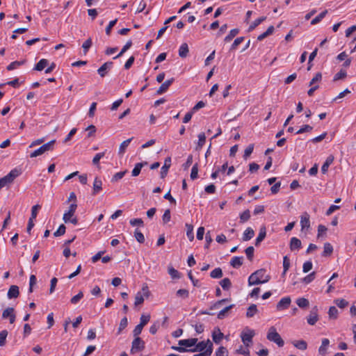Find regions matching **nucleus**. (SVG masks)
I'll return each mask as SVG.
<instances>
[{
	"instance_id": "nucleus-33",
	"label": "nucleus",
	"mask_w": 356,
	"mask_h": 356,
	"mask_svg": "<svg viewBox=\"0 0 356 356\" xmlns=\"http://www.w3.org/2000/svg\"><path fill=\"white\" fill-rule=\"evenodd\" d=\"M327 13V10H325L324 11L321 13L319 15H318L316 17H314L311 21V24L312 25H315V24L319 23L325 17Z\"/></svg>"
},
{
	"instance_id": "nucleus-2",
	"label": "nucleus",
	"mask_w": 356,
	"mask_h": 356,
	"mask_svg": "<svg viewBox=\"0 0 356 356\" xmlns=\"http://www.w3.org/2000/svg\"><path fill=\"white\" fill-rule=\"evenodd\" d=\"M22 174L20 169L14 168L7 175L0 179V184L3 187L9 185L13 182L15 178Z\"/></svg>"
},
{
	"instance_id": "nucleus-21",
	"label": "nucleus",
	"mask_w": 356,
	"mask_h": 356,
	"mask_svg": "<svg viewBox=\"0 0 356 356\" xmlns=\"http://www.w3.org/2000/svg\"><path fill=\"white\" fill-rule=\"evenodd\" d=\"M302 243L300 239L296 237H293L291 238L290 241V249L291 250H299L301 248Z\"/></svg>"
},
{
	"instance_id": "nucleus-13",
	"label": "nucleus",
	"mask_w": 356,
	"mask_h": 356,
	"mask_svg": "<svg viewBox=\"0 0 356 356\" xmlns=\"http://www.w3.org/2000/svg\"><path fill=\"white\" fill-rule=\"evenodd\" d=\"M113 63L111 61L104 63L98 70L97 72L101 77H104L108 71L113 67Z\"/></svg>"
},
{
	"instance_id": "nucleus-39",
	"label": "nucleus",
	"mask_w": 356,
	"mask_h": 356,
	"mask_svg": "<svg viewBox=\"0 0 356 356\" xmlns=\"http://www.w3.org/2000/svg\"><path fill=\"white\" fill-rule=\"evenodd\" d=\"M133 138H129L124 141H123L119 147V154H122L125 152L126 148L128 147L131 141L132 140Z\"/></svg>"
},
{
	"instance_id": "nucleus-29",
	"label": "nucleus",
	"mask_w": 356,
	"mask_h": 356,
	"mask_svg": "<svg viewBox=\"0 0 356 356\" xmlns=\"http://www.w3.org/2000/svg\"><path fill=\"white\" fill-rule=\"evenodd\" d=\"M258 312L257 305L254 304L251 305L247 309L246 317L252 318Z\"/></svg>"
},
{
	"instance_id": "nucleus-19",
	"label": "nucleus",
	"mask_w": 356,
	"mask_h": 356,
	"mask_svg": "<svg viewBox=\"0 0 356 356\" xmlns=\"http://www.w3.org/2000/svg\"><path fill=\"white\" fill-rule=\"evenodd\" d=\"M300 224L302 230H303L305 228H309L310 227L309 215L307 212L304 213L301 216Z\"/></svg>"
},
{
	"instance_id": "nucleus-26",
	"label": "nucleus",
	"mask_w": 356,
	"mask_h": 356,
	"mask_svg": "<svg viewBox=\"0 0 356 356\" xmlns=\"http://www.w3.org/2000/svg\"><path fill=\"white\" fill-rule=\"evenodd\" d=\"M333 252V247L330 243H325L323 247V257H329Z\"/></svg>"
},
{
	"instance_id": "nucleus-43",
	"label": "nucleus",
	"mask_w": 356,
	"mask_h": 356,
	"mask_svg": "<svg viewBox=\"0 0 356 356\" xmlns=\"http://www.w3.org/2000/svg\"><path fill=\"white\" fill-rule=\"evenodd\" d=\"M296 303L300 308H307L309 304V300L305 298H298Z\"/></svg>"
},
{
	"instance_id": "nucleus-24",
	"label": "nucleus",
	"mask_w": 356,
	"mask_h": 356,
	"mask_svg": "<svg viewBox=\"0 0 356 356\" xmlns=\"http://www.w3.org/2000/svg\"><path fill=\"white\" fill-rule=\"evenodd\" d=\"M243 257H234L231 261L230 265L235 268H239L243 264Z\"/></svg>"
},
{
	"instance_id": "nucleus-40",
	"label": "nucleus",
	"mask_w": 356,
	"mask_h": 356,
	"mask_svg": "<svg viewBox=\"0 0 356 356\" xmlns=\"http://www.w3.org/2000/svg\"><path fill=\"white\" fill-rule=\"evenodd\" d=\"M131 45H132L131 40L127 41V42L125 44V45L121 49L120 52L117 56H115L113 58V59H116V58L122 56L124 54V53H125L131 47Z\"/></svg>"
},
{
	"instance_id": "nucleus-63",
	"label": "nucleus",
	"mask_w": 356,
	"mask_h": 356,
	"mask_svg": "<svg viewBox=\"0 0 356 356\" xmlns=\"http://www.w3.org/2000/svg\"><path fill=\"white\" fill-rule=\"evenodd\" d=\"M316 273L312 272L306 277H305L302 280V282L305 284H309L312 282L315 279Z\"/></svg>"
},
{
	"instance_id": "nucleus-36",
	"label": "nucleus",
	"mask_w": 356,
	"mask_h": 356,
	"mask_svg": "<svg viewBox=\"0 0 356 356\" xmlns=\"http://www.w3.org/2000/svg\"><path fill=\"white\" fill-rule=\"evenodd\" d=\"M186 236L188 239L192 241L194 239L193 226L191 224H186Z\"/></svg>"
},
{
	"instance_id": "nucleus-58",
	"label": "nucleus",
	"mask_w": 356,
	"mask_h": 356,
	"mask_svg": "<svg viewBox=\"0 0 356 356\" xmlns=\"http://www.w3.org/2000/svg\"><path fill=\"white\" fill-rule=\"evenodd\" d=\"M177 296H179V297H181L184 299H186L187 298H188L189 296V292L188 290L186 289H179L177 293H176Z\"/></svg>"
},
{
	"instance_id": "nucleus-1",
	"label": "nucleus",
	"mask_w": 356,
	"mask_h": 356,
	"mask_svg": "<svg viewBox=\"0 0 356 356\" xmlns=\"http://www.w3.org/2000/svg\"><path fill=\"white\" fill-rule=\"evenodd\" d=\"M265 273L266 270L264 268L256 270L250 275L248 278V284L252 286L268 282L270 277L269 275L265 276Z\"/></svg>"
},
{
	"instance_id": "nucleus-12",
	"label": "nucleus",
	"mask_w": 356,
	"mask_h": 356,
	"mask_svg": "<svg viewBox=\"0 0 356 356\" xmlns=\"http://www.w3.org/2000/svg\"><path fill=\"white\" fill-rule=\"evenodd\" d=\"M198 339L197 338H190L187 339H181L178 341V344L181 346V347H184L186 348H188V349L194 348V346L197 342Z\"/></svg>"
},
{
	"instance_id": "nucleus-15",
	"label": "nucleus",
	"mask_w": 356,
	"mask_h": 356,
	"mask_svg": "<svg viewBox=\"0 0 356 356\" xmlns=\"http://www.w3.org/2000/svg\"><path fill=\"white\" fill-rule=\"evenodd\" d=\"M224 337L223 333L220 331L219 327H215L212 332V339L214 343L218 344L220 343Z\"/></svg>"
},
{
	"instance_id": "nucleus-41",
	"label": "nucleus",
	"mask_w": 356,
	"mask_h": 356,
	"mask_svg": "<svg viewBox=\"0 0 356 356\" xmlns=\"http://www.w3.org/2000/svg\"><path fill=\"white\" fill-rule=\"evenodd\" d=\"M293 346L295 347H296L297 348L302 350H306L307 347V344L306 341L304 340H299V341H294Z\"/></svg>"
},
{
	"instance_id": "nucleus-48",
	"label": "nucleus",
	"mask_w": 356,
	"mask_h": 356,
	"mask_svg": "<svg viewBox=\"0 0 356 356\" xmlns=\"http://www.w3.org/2000/svg\"><path fill=\"white\" fill-rule=\"evenodd\" d=\"M346 76H347V73H346V70H341L339 72H337L334 75L333 81H339L340 79H343L346 78Z\"/></svg>"
},
{
	"instance_id": "nucleus-6",
	"label": "nucleus",
	"mask_w": 356,
	"mask_h": 356,
	"mask_svg": "<svg viewBox=\"0 0 356 356\" xmlns=\"http://www.w3.org/2000/svg\"><path fill=\"white\" fill-rule=\"evenodd\" d=\"M209 347L213 350L212 342L209 339H207V341L197 342L194 348L188 349V352H204L205 350L209 349Z\"/></svg>"
},
{
	"instance_id": "nucleus-55",
	"label": "nucleus",
	"mask_w": 356,
	"mask_h": 356,
	"mask_svg": "<svg viewBox=\"0 0 356 356\" xmlns=\"http://www.w3.org/2000/svg\"><path fill=\"white\" fill-rule=\"evenodd\" d=\"M170 219H171L170 211V209H166L164 211V213L162 217L163 223L167 224L168 222H170Z\"/></svg>"
},
{
	"instance_id": "nucleus-17",
	"label": "nucleus",
	"mask_w": 356,
	"mask_h": 356,
	"mask_svg": "<svg viewBox=\"0 0 356 356\" xmlns=\"http://www.w3.org/2000/svg\"><path fill=\"white\" fill-rule=\"evenodd\" d=\"M19 295V287L17 285H11L8 289L7 296L9 299L17 298Z\"/></svg>"
},
{
	"instance_id": "nucleus-23",
	"label": "nucleus",
	"mask_w": 356,
	"mask_h": 356,
	"mask_svg": "<svg viewBox=\"0 0 356 356\" xmlns=\"http://www.w3.org/2000/svg\"><path fill=\"white\" fill-rule=\"evenodd\" d=\"M189 52L188 46L186 43H183L179 49V56L181 58L187 57Z\"/></svg>"
},
{
	"instance_id": "nucleus-31",
	"label": "nucleus",
	"mask_w": 356,
	"mask_h": 356,
	"mask_svg": "<svg viewBox=\"0 0 356 356\" xmlns=\"http://www.w3.org/2000/svg\"><path fill=\"white\" fill-rule=\"evenodd\" d=\"M254 230L252 228L248 227L245 230V232L243 233V240L245 241H249L254 236Z\"/></svg>"
},
{
	"instance_id": "nucleus-62",
	"label": "nucleus",
	"mask_w": 356,
	"mask_h": 356,
	"mask_svg": "<svg viewBox=\"0 0 356 356\" xmlns=\"http://www.w3.org/2000/svg\"><path fill=\"white\" fill-rule=\"evenodd\" d=\"M334 303L339 308H341V309L345 308L348 305V302L344 299H337L334 300Z\"/></svg>"
},
{
	"instance_id": "nucleus-59",
	"label": "nucleus",
	"mask_w": 356,
	"mask_h": 356,
	"mask_svg": "<svg viewBox=\"0 0 356 356\" xmlns=\"http://www.w3.org/2000/svg\"><path fill=\"white\" fill-rule=\"evenodd\" d=\"M83 297V293L82 291H80L77 295L73 296L70 302L73 305H76L78 303L80 300Z\"/></svg>"
},
{
	"instance_id": "nucleus-42",
	"label": "nucleus",
	"mask_w": 356,
	"mask_h": 356,
	"mask_svg": "<svg viewBox=\"0 0 356 356\" xmlns=\"http://www.w3.org/2000/svg\"><path fill=\"white\" fill-rule=\"evenodd\" d=\"M210 276L212 278H220L222 277V270L220 268H216L214 270H213L211 273Z\"/></svg>"
},
{
	"instance_id": "nucleus-49",
	"label": "nucleus",
	"mask_w": 356,
	"mask_h": 356,
	"mask_svg": "<svg viewBox=\"0 0 356 356\" xmlns=\"http://www.w3.org/2000/svg\"><path fill=\"white\" fill-rule=\"evenodd\" d=\"M234 305H231L229 306H227L226 307H225L223 309H222L221 311L219 312V313L218 314V318L219 319H222L226 314L234 307Z\"/></svg>"
},
{
	"instance_id": "nucleus-37",
	"label": "nucleus",
	"mask_w": 356,
	"mask_h": 356,
	"mask_svg": "<svg viewBox=\"0 0 356 356\" xmlns=\"http://www.w3.org/2000/svg\"><path fill=\"white\" fill-rule=\"evenodd\" d=\"M206 141V136L204 133H200L198 135V142L196 147V149L198 150L202 147V146L204 145Z\"/></svg>"
},
{
	"instance_id": "nucleus-64",
	"label": "nucleus",
	"mask_w": 356,
	"mask_h": 356,
	"mask_svg": "<svg viewBox=\"0 0 356 356\" xmlns=\"http://www.w3.org/2000/svg\"><path fill=\"white\" fill-rule=\"evenodd\" d=\"M254 149V145L250 144L248 146V147L245 149L243 157L245 159H246L248 157H249L251 154L252 153Z\"/></svg>"
},
{
	"instance_id": "nucleus-53",
	"label": "nucleus",
	"mask_w": 356,
	"mask_h": 356,
	"mask_svg": "<svg viewBox=\"0 0 356 356\" xmlns=\"http://www.w3.org/2000/svg\"><path fill=\"white\" fill-rule=\"evenodd\" d=\"M66 227L64 225H60L58 229L54 233L56 237L63 236L65 233Z\"/></svg>"
},
{
	"instance_id": "nucleus-16",
	"label": "nucleus",
	"mask_w": 356,
	"mask_h": 356,
	"mask_svg": "<svg viewBox=\"0 0 356 356\" xmlns=\"http://www.w3.org/2000/svg\"><path fill=\"white\" fill-rule=\"evenodd\" d=\"M171 165V159L170 157H168L165 159L164 165L162 166L161 169V178L163 179L168 174V170Z\"/></svg>"
},
{
	"instance_id": "nucleus-50",
	"label": "nucleus",
	"mask_w": 356,
	"mask_h": 356,
	"mask_svg": "<svg viewBox=\"0 0 356 356\" xmlns=\"http://www.w3.org/2000/svg\"><path fill=\"white\" fill-rule=\"evenodd\" d=\"M92 44V39L89 38L88 40H86L82 44V48L83 49L84 54H86L89 49L91 47Z\"/></svg>"
},
{
	"instance_id": "nucleus-4",
	"label": "nucleus",
	"mask_w": 356,
	"mask_h": 356,
	"mask_svg": "<svg viewBox=\"0 0 356 356\" xmlns=\"http://www.w3.org/2000/svg\"><path fill=\"white\" fill-rule=\"evenodd\" d=\"M55 143H56V140H52L42 145L38 149H37L35 151H33V152H31L30 154V157L35 158V157H37L38 156L43 154L44 153H45L48 151L52 150Z\"/></svg>"
},
{
	"instance_id": "nucleus-54",
	"label": "nucleus",
	"mask_w": 356,
	"mask_h": 356,
	"mask_svg": "<svg viewBox=\"0 0 356 356\" xmlns=\"http://www.w3.org/2000/svg\"><path fill=\"white\" fill-rule=\"evenodd\" d=\"M216 356H228V351L224 346H220L216 352Z\"/></svg>"
},
{
	"instance_id": "nucleus-28",
	"label": "nucleus",
	"mask_w": 356,
	"mask_h": 356,
	"mask_svg": "<svg viewBox=\"0 0 356 356\" xmlns=\"http://www.w3.org/2000/svg\"><path fill=\"white\" fill-rule=\"evenodd\" d=\"M49 62L47 59L42 58L35 65L33 70L37 71L43 70L47 66Z\"/></svg>"
},
{
	"instance_id": "nucleus-52",
	"label": "nucleus",
	"mask_w": 356,
	"mask_h": 356,
	"mask_svg": "<svg viewBox=\"0 0 356 356\" xmlns=\"http://www.w3.org/2000/svg\"><path fill=\"white\" fill-rule=\"evenodd\" d=\"M8 336V331L6 330L0 332V346H3L6 344V337Z\"/></svg>"
},
{
	"instance_id": "nucleus-38",
	"label": "nucleus",
	"mask_w": 356,
	"mask_h": 356,
	"mask_svg": "<svg viewBox=\"0 0 356 356\" xmlns=\"http://www.w3.org/2000/svg\"><path fill=\"white\" fill-rule=\"evenodd\" d=\"M220 284L224 290H229L232 286V282L227 277L222 279L220 282Z\"/></svg>"
},
{
	"instance_id": "nucleus-18",
	"label": "nucleus",
	"mask_w": 356,
	"mask_h": 356,
	"mask_svg": "<svg viewBox=\"0 0 356 356\" xmlns=\"http://www.w3.org/2000/svg\"><path fill=\"white\" fill-rule=\"evenodd\" d=\"M173 81H174L173 78L164 81L161 85L159 88L157 90V91H156L157 95H161L163 92H165L168 89V88L170 86V85L172 83Z\"/></svg>"
},
{
	"instance_id": "nucleus-35",
	"label": "nucleus",
	"mask_w": 356,
	"mask_h": 356,
	"mask_svg": "<svg viewBox=\"0 0 356 356\" xmlns=\"http://www.w3.org/2000/svg\"><path fill=\"white\" fill-rule=\"evenodd\" d=\"M266 19V17H261L256 20H254L252 24L248 28V31L250 32L253 31L257 26H259L261 22L265 21Z\"/></svg>"
},
{
	"instance_id": "nucleus-34",
	"label": "nucleus",
	"mask_w": 356,
	"mask_h": 356,
	"mask_svg": "<svg viewBox=\"0 0 356 356\" xmlns=\"http://www.w3.org/2000/svg\"><path fill=\"white\" fill-rule=\"evenodd\" d=\"M239 33L238 29H232L229 34L225 38L224 41L225 42H230L238 33Z\"/></svg>"
},
{
	"instance_id": "nucleus-30",
	"label": "nucleus",
	"mask_w": 356,
	"mask_h": 356,
	"mask_svg": "<svg viewBox=\"0 0 356 356\" xmlns=\"http://www.w3.org/2000/svg\"><path fill=\"white\" fill-rule=\"evenodd\" d=\"M330 344V341L328 339H323L322 340L321 346L319 347L318 352L321 355H325L327 352V348Z\"/></svg>"
},
{
	"instance_id": "nucleus-11",
	"label": "nucleus",
	"mask_w": 356,
	"mask_h": 356,
	"mask_svg": "<svg viewBox=\"0 0 356 356\" xmlns=\"http://www.w3.org/2000/svg\"><path fill=\"white\" fill-rule=\"evenodd\" d=\"M77 204L76 203H72L70 205L69 209L67 211H66L63 217V220L65 223H67L70 222V218L74 216V214L76 210Z\"/></svg>"
},
{
	"instance_id": "nucleus-60",
	"label": "nucleus",
	"mask_w": 356,
	"mask_h": 356,
	"mask_svg": "<svg viewBox=\"0 0 356 356\" xmlns=\"http://www.w3.org/2000/svg\"><path fill=\"white\" fill-rule=\"evenodd\" d=\"M127 172V170L121 171L119 172L115 173L113 177H112L111 181H117L120 179H121L125 174Z\"/></svg>"
},
{
	"instance_id": "nucleus-8",
	"label": "nucleus",
	"mask_w": 356,
	"mask_h": 356,
	"mask_svg": "<svg viewBox=\"0 0 356 356\" xmlns=\"http://www.w3.org/2000/svg\"><path fill=\"white\" fill-rule=\"evenodd\" d=\"M254 336V331L252 330L247 329L241 334V337L243 343L245 346H249L250 343L252 342V338Z\"/></svg>"
},
{
	"instance_id": "nucleus-14",
	"label": "nucleus",
	"mask_w": 356,
	"mask_h": 356,
	"mask_svg": "<svg viewBox=\"0 0 356 356\" xmlns=\"http://www.w3.org/2000/svg\"><path fill=\"white\" fill-rule=\"evenodd\" d=\"M291 302V300L290 297L282 298L277 304V309L283 310L287 309L289 307Z\"/></svg>"
},
{
	"instance_id": "nucleus-57",
	"label": "nucleus",
	"mask_w": 356,
	"mask_h": 356,
	"mask_svg": "<svg viewBox=\"0 0 356 356\" xmlns=\"http://www.w3.org/2000/svg\"><path fill=\"white\" fill-rule=\"evenodd\" d=\"M197 176H198V165H197V163H195L191 169V179L194 180L196 178H197Z\"/></svg>"
},
{
	"instance_id": "nucleus-44",
	"label": "nucleus",
	"mask_w": 356,
	"mask_h": 356,
	"mask_svg": "<svg viewBox=\"0 0 356 356\" xmlns=\"http://www.w3.org/2000/svg\"><path fill=\"white\" fill-rule=\"evenodd\" d=\"M328 315L330 318L336 319L338 316V309L334 306L330 307L328 311Z\"/></svg>"
},
{
	"instance_id": "nucleus-45",
	"label": "nucleus",
	"mask_w": 356,
	"mask_h": 356,
	"mask_svg": "<svg viewBox=\"0 0 356 356\" xmlns=\"http://www.w3.org/2000/svg\"><path fill=\"white\" fill-rule=\"evenodd\" d=\"M134 236L138 242L140 243H143L145 241V236L143 234L139 231L138 229H136L134 232Z\"/></svg>"
},
{
	"instance_id": "nucleus-5",
	"label": "nucleus",
	"mask_w": 356,
	"mask_h": 356,
	"mask_svg": "<svg viewBox=\"0 0 356 356\" xmlns=\"http://www.w3.org/2000/svg\"><path fill=\"white\" fill-rule=\"evenodd\" d=\"M150 296V291L147 284H145L141 291H138L135 296L134 305L138 306L142 305L144 302V298H147Z\"/></svg>"
},
{
	"instance_id": "nucleus-51",
	"label": "nucleus",
	"mask_w": 356,
	"mask_h": 356,
	"mask_svg": "<svg viewBox=\"0 0 356 356\" xmlns=\"http://www.w3.org/2000/svg\"><path fill=\"white\" fill-rule=\"evenodd\" d=\"M168 273L170 274L172 279L180 278V273H179V271L172 267L168 268Z\"/></svg>"
},
{
	"instance_id": "nucleus-46",
	"label": "nucleus",
	"mask_w": 356,
	"mask_h": 356,
	"mask_svg": "<svg viewBox=\"0 0 356 356\" xmlns=\"http://www.w3.org/2000/svg\"><path fill=\"white\" fill-rule=\"evenodd\" d=\"M15 309L13 307H8L6 309L3 310L2 313V318H8L10 317L12 315H13L15 313Z\"/></svg>"
},
{
	"instance_id": "nucleus-10",
	"label": "nucleus",
	"mask_w": 356,
	"mask_h": 356,
	"mask_svg": "<svg viewBox=\"0 0 356 356\" xmlns=\"http://www.w3.org/2000/svg\"><path fill=\"white\" fill-rule=\"evenodd\" d=\"M318 309L316 306L314 307L311 309L309 314L307 318V321L309 325H314L318 321Z\"/></svg>"
},
{
	"instance_id": "nucleus-25",
	"label": "nucleus",
	"mask_w": 356,
	"mask_h": 356,
	"mask_svg": "<svg viewBox=\"0 0 356 356\" xmlns=\"http://www.w3.org/2000/svg\"><path fill=\"white\" fill-rule=\"evenodd\" d=\"M102 188V181L96 177L95 179L94 183H93V192L92 195H96L98 193Z\"/></svg>"
},
{
	"instance_id": "nucleus-20",
	"label": "nucleus",
	"mask_w": 356,
	"mask_h": 356,
	"mask_svg": "<svg viewBox=\"0 0 356 356\" xmlns=\"http://www.w3.org/2000/svg\"><path fill=\"white\" fill-rule=\"evenodd\" d=\"M334 156L332 154L327 157L325 161L324 162V163L323 164V165L321 167V172L323 174H325L327 172L330 165L334 161Z\"/></svg>"
},
{
	"instance_id": "nucleus-7",
	"label": "nucleus",
	"mask_w": 356,
	"mask_h": 356,
	"mask_svg": "<svg viewBox=\"0 0 356 356\" xmlns=\"http://www.w3.org/2000/svg\"><path fill=\"white\" fill-rule=\"evenodd\" d=\"M149 319H150L149 314H147V315L142 314L141 315L140 318V323L135 327V328L133 331V334H134V337L138 336L141 333L143 327L149 322Z\"/></svg>"
},
{
	"instance_id": "nucleus-56",
	"label": "nucleus",
	"mask_w": 356,
	"mask_h": 356,
	"mask_svg": "<svg viewBox=\"0 0 356 356\" xmlns=\"http://www.w3.org/2000/svg\"><path fill=\"white\" fill-rule=\"evenodd\" d=\"M244 40V37H238L236 38L232 43L230 50H234L237 48V47Z\"/></svg>"
},
{
	"instance_id": "nucleus-32",
	"label": "nucleus",
	"mask_w": 356,
	"mask_h": 356,
	"mask_svg": "<svg viewBox=\"0 0 356 356\" xmlns=\"http://www.w3.org/2000/svg\"><path fill=\"white\" fill-rule=\"evenodd\" d=\"M26 63V60H22L20 61H13L10 65L7 66V70L8 71L13 70L15 69H17L18 67L24 65Z\"/></svg>"
},
{
	"instance_id": "nucleus-3",
	"label": "nucleus",
	"mask_w": 356,
	"mask_h": 356,
	"mask_svg": "<svg viewBox=\"0 0 356 356\" xmlns=\"http://www.w3.org/2000/svg\"><path fill=\"white\" fill-rule=\"evenodd\" d=\"M266 337L268 340L275 343L279 347H282L284 344V340L273 326L269 328Z\"/></svg>"
},
{
	"instance_id": "nucleus-22",
	"label": "nucleus",
	"mask_w": 356,
	"mask_h": 356,
	"mask_svg": "<svg viewBox=\"0 0 356 356\" xmlns=\"http://www.w3.org/2000/svg\"><path fill=\"white\" fill-rule=\"evenodd\" d=\"M266 236V229L265 227H261L259 229V233L255 241V245L258 246L260 243L265 238Z\"/></svg>"
},
{
	"instance_id": "nucleus-61",
	"label": "nucleus",
	"mask_w": 356,
	"mask_h": 356,
	"mask_svg": "<svg viewBox=\"0 0 356 356\" xmlns=\"http://www.w3.org/2000/svg\"><path fill=\"white\" fill-rule=\"evenodd\" d=\"M254 249L252 246H249L248 247L245 252V254H246V256L248 257V259L250 260V261H252V258H253V256H254Z\"/></svg>"
},
{
	"instance_id": "nucleus-9",
	"label": "nucleus",
	"mask_w": 356,
	"mask_h": 356,
	"mask_svg": "<svg viewBox=\"0 0 356 356\" xmlns=\"http://www.w3.org/2000/svg\"><path fill=\"white\" fill-rule=\"evenodd\" d=\"M145 348V342L138 336L134 339L131 349V353L134 354Z\"/></svg>"
},
{
	"instance_id": "nucleus-27",
	"label": "nucleus",
	"mask_w": 356,
	"mask_h": 356,
	"mask_svg": "<svg viewBox=\"0 0 356 356\" xmlns=\"http://www.w3.org/2000/svg\"><path fill=\"white\" fill-rule=\"evenodd\" d=\"M147 164V162H142V163H136L134 168L133 169V170L131 172L132 176L137 177L138 175H139L142 168Z\"/></svg>"
},
{
	"instance_id": "nucleus-47",
	"label": "nucleus",
	"mask_w": 356,
	"mask_h": 356,
	"mask_svg": "<svg viewBox=\"0 0 356 356\" xmlns=\"http://www.w3.org/2000/svg\"><path fill=\"white\" fill-rule=\"evenodd\" d=\"M250 212L248 209H246L240 215V221L241 222L243 223L248 221L250 219Z\"/></svg>"
}]
</instances>
